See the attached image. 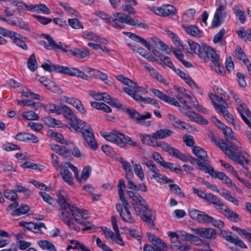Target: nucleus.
Segmentation results:
<instances>
[{
	"label": "nucleus",
	"instance_id": "f257e3e1",
	"mask_svg": "<svg viewBox=\"0 0 251 251\" xmlns=\"http://www.w3.org/2000/svg\"><path fill=\"white\" fill-rule=\"evenodd\" d=\"M57 202L62 208L60 219L63 221L70 228L76 231L80 230V227L72 222V216L76 212L84 219H88L90 217L88 212L84 209H80L71 204L70 199L64 190H60L57 193Z\"/></svg>",
	"mask_w": 251,
	"mask_h": 251
},
{
	"label": "nucleus",
	"instance_id": "f03ea898",
	"mask_svg": "<svg viewBox=\"0 0 251 251\" xmlns=\"http://www.w3.org/2000/svg\"><path fill=\"white\" fill-rule=\"evenodd\" d=\"M213 89L215 92L221 96L220 97L211 93L208 94V97L212 101L214 107L217 111L221 113L226 120L229 123H233V118L227 110L228 104L226 100H227L230 97L233 98L230 93V91L233 92L234 94L235 93L232 90H229L228 91L229 94H227L223 89L217 86H214ZM235 94L236 95V93Z\"/></svg>",
	"mask_w": 251,
	"mask_h": 251
},
{
	"label": "nucleus",
	"instance_id": "7ed1b4c3",
	"mask_svg": "<svg viewBox=\"0 0 251 251\" xmlns=\"http://www.w3.org/2000/svg\"><path fill=\"white\" fill-rule=\"evenodd\" d=\"M218 144L221 150L235 163L240 164L246 170L248 169L246 164L249 163V155L242 150V145L240 141L231 144L230 147L224 142H218Z\"/></svg>",
	"mask_w": 251,
	"mask_h": 251
},
{
	"label": "nucleus",
	"instance_id": "20e7f679",
	"mask_svg": "<svg viewBox=\"0 0 251 251\" xmlns=\"http://www.w3.org/2000/svg\"><path fill=\"white\" fill-rule=\"evenodd\" d=\"M126 193L135 202L133 207L136 215L150 227H153L154 223L151 217L147 215L149 207L145 199L137 192L127 191Z\"/></svg>",
	"mask_w": 251,
	"mask_h": 251
},
{
	"label": "nucleus",
	"instance_id": "39448f33",
	"mask_svg": "<svg viewBox=\"0 0 251 251\" xmlns=\"http://www.w3.org/2000/svg\"><path fill=\"white\" fill-rule=\"evenodd\" d=\"M125 187L124 180L120 179L118 185V189L121 203H117L116 205V208L124 221L132 223L135 220L128 209L129 205L124 196V189Z\"/></svg>",
	"mask_w": 251,
	"mask_h": 251
},
{
	"label": "nucleus",
	"instance_id": "423d86ee",
	"mask_svg": "<svg viewBox=\"0 0 251 251\" xmlns=\"http://www.w3.org/2000/svg\"><path fill=\"white\" fill-rule=\"evenodd\" d=\"M110 19L109 25L116 28H124L125 26L124 24L143 29L149 28V26L147 24L140 22L138 20H134L130 16L123 13H113Z\"/></svg>",
	"mask_w": 251,
	"mask_h": 251
},
{
	"label": "nucleus",
	"instance_id": "0eeeda50",
	"mask_svg": "<svg viewBox=\"0 0 251 251\" xmlns=\"http://www.w3.org/2000/svg\"><path fill=\"white\" fill-rule=\"evenodd\" d=\"M41 67L45 70L50 72H56L62 73L69 75L77 76L82 78L86 79L88 76L84 72L75 68H68L59 65L54 64L51 62L48 61L42 65Z\"/></svg>",
	"mask_w": 251,
	"mask_h": 251
},
{
	"label": "nucleus",
	"instance_id": "6e6552de",
	"mask_svg": "<svg viewBox=\"0 0 251 251\" xmlns=\"http://www.w3.org/2000/svg\"><path fill=\"white\" fill-rule=\"evenodd\" d=\"M174 90L177 93L175 96L180 102L187 108L190 106L187 105V102L185 100L181 95L187 98L191 105L195 107L198 111L206 113L207 110L202 106H200L198 100L194 98L191 93L185 88L178 86H175Z\"/></svg>",
	"mask_w": 251,
	"mask_h": 251
},
{
	"label": "nucleus",
	"instance_id": "1a4fd4ad",
	"mask_svg": "<svg viewBox=\"0 0 251 251\" xmlns=\"http://www.w3.org/2000/svg\"><path fill=\"white\" fill-rule=\"evenodd\" d=\"M78 129V131L82 134L85 141L84 146L89 147L95 151L98 148V144L96 141L93 130L90 125L86 123L83 124Z\"/></svg>",
	"mask_w": 251,
	"mask_h": 251
},
{
	"label": "nucleus",
	"instance_id": "9d476101",
	"mask_svg": "<svg viewBox=\"0 0 251 251\" xmlns=\"http://www.w3.org/2000/svg\"><path fill=\"white\" fill-rule=\"evenodd\" d=\"M60 174L63 180L71 186L74 185V180L72 174L69 169L73 171L75 176L78 179V170L73 164L69 162H62L60 165Z\"/></svg>",
	"mask_w": 251,
	"mask_h": 251
},
{
	"label": "nucleus",
	"instance_id": "9b49d317",
	"mask_svg": "<svg viewBox=\"0 0 251 251\" xmlns=\"http://www.w3.org/2000/svg\"><path fill=\"white\" fill-rule=\"evenodd\" d=\"M182 232L184 231H180L177 233L170 231L167 232L172 243L171 249L173 251H189L191 250V247L187 243H181V239L184 238L182 235Z\"/></svg>",
	"mask_w": 251,
	"mask_h": 251
},
{
	"label": "nucleus",
	"instance_id": "f8f14e48",
	"mask_svg": "<svg viewBox=\"0 0 251 251\" xmlns=\"http://www.w3.org/2000/svg\"><path fill=\"white\" fill-rule=\"evenodd\" d=\"M62 108V113L70 125L72 130L78 131L79 128L86 122L77 119L73 111L66 105Z\"/></svg>",
	"mask_w": 251,
	"mask_h": 251
},
{
	"label": "nucleus",
	"instance_id": "ddd939ff",
	"mask_svg": "<svg viewBox=\"0 0 251 251\" xmlns=\"http://www.w3.org/2000/svg\"><path fill=\"white\" fill-rule=\"evenodd\" d=\"M216 5L218 7L214 16L212 26L218 27L223 23L226 16L225 11L226 7V0H216Z\"/></svg>",
	"mask_w": 251,
	"mask_h": 251
},
{
	"label": "nucleus",
	"instance_id": "4468645a",
	"mask_svg": "<svg viewBox=\"0 0 251 251\" xmlns=\"http://www.w3.org/2000/svg\"><path fill=\"white\" fill-rule=\"evenodd\" d=\"M233 99L235 100V101L238 107L237 110L239 112L240 116L243 119V121L248 125L249 127L251 129V123L250 121L246 117L245 114L251 120V112L247 108L246 105L242 101V100L239 98L237 95L234 94L233 92H230Z\"/></svg>",
	"mask_w": 251,
	"mask_h": 251
},
{
	"label": "nucleus",
	"instance_id": "2eb2a0df",
	"mask_svg": "<svg viewBox=\"0 0 251 251\" xmlns=\"http://www.w3.org/2000/svg\"><path fill=\"white\" fill-rule=\"evenodd\" d=\"M123 33L127 35L130 39V40L128 42V46L133 51L135 52L137 49L139 47L138 45L136 43L137 42H140L142 45L147 48L149 50H151V46L150 44L143 38L132 32H123Z\"/></svg>",
	"mask_w": 251,
	"mask_h": 251
},
{
	"label": "nucleus",
	"instance_id": "dca6fc26",
	"mask_svg": "<svg viewBox=\"0 0 251 251\" xmlns=\"http://www.w3.org/2000/svg\"><path fill=\"white\" fill-rule=\"evenodd\" d=\"M126 111L130 117L137 124L146 126H149L151 125V122L146 120L151 117V114L150 113L147 112L145 115H140L136 111L129 108H126Z\"/></svg>",
	"mask_w": 251,
	"mask_h": 251
},
{
	"label": "nucleus",
	"instance_id": "f3484780",
	"mask_svg": "<svg viewBox=\"0 0 251 251\" xmlns=\"http://www.w3.org/2000/svg\"><path fill=\"white\" fill-rule=\"evenodd\" d=\"M43 36L47 40V41H41V44L43 45L46 50H60L63 51L67 52L66 48H67V46L64 45L62 43H56L53 38L48 34H44Z\"/></svg>",
	"mask_w": 251,
	"mask_h": 251
},
{
	"label": "nucleus",
	"instance_id": "a211bd4d",
	"mask_svg": "<svg viewBox=\"0 0 251 251\" xmlns=\"http://www.w3.org/2000/svg\"><path fill=\"white\" fill-rule=\"evenodd\" d=\"M100 135L107 141L119 145L123 142L124 134L117 130L111 132L102 131Z\"/></svg>",
	"mask_w": 251,
	"mask_h": 251
},
{
	"label": "nucleus",
	"instance_id": "6ab92c4d",
	"mask_svg": "<svg viewBox=\"0 0 251 251\" xmlns=\"http://www.w3.org/2000/svg\"><path fill=\"white\" fill-rule=\"evenodd\" d=\"M200 57L204 62H207L209 59L213 64H218L219 61V57L215 50L205 44H203L202 51Z\"/></svg>",
	"mask_w": 251,
	"mask_h": 251
},
{
	"label": "nucleus",
	"instance_id": "aec40b11",
	"mask_svg": "<svg viewBox=\"0 0 251 251\" xmlns=\"http://www.w3.org/2000/svg\"><path fill=\"white\" fill-rule=\"evenodd\" d=\"M147 8L155 14L161 16L174 14L176 11L175 7L170 4H164L160 7L149 6Z\"/></svg>",
	"mask_w": 251,
	"mask_h": 251
},
{
	"label": "nucleus",
	"instance_id": "412c9836",
	"mask_svg": "<svg viewBox=\"0 0 251 251\" xmlns=\"http://www.w3.org/2000/svg\"><path fill=\"white\" fill-rule=\"evenodd\" d=\"M116 77L121 82L127 85L126 87H128L130 91L132 90L136 93L141 92L143 94L147 93V91L143 87L139 86L136 83L123 75H117L116 76Z\"/></svg>",
	"mask_w": 251,
	"mask_h": 251
},
{
	"label": "nucleus",
	"instance_id": "4be33fe9",
	"mask_svg": "<svg viewBox=\"0 0 251 251\" xmlns=\"http://www.w3.org/2000/svg\"><path fill=\"white\" fill-rule=\"evenodd\" d=\"M192 232L199 236L210 240L215 239L216 237V232L213 228L210 227L193 228H190Z\"/></svg>",
	"mask_w": 251,
	"mask_h": 251
},
{
	"label": "nucleus",
	"instance_id": "5701e85b",
	"mask_svg": "<svg viewBox=\"0 0 251 251\" xmlns=\"http://www.w3.org/2000/svg\"><path fill=\"white\" fill-rule=\"evenodd\" d=\"M150 90L156 97L163 100L164 101L176 106H179V103L174 98L171 97L166 95L159 90L157 89L151 88Z\"/></svg>",
	"mask_w": 251,
	"mask_h": 251
},
{
	"label": "nucleus",
	"instance_id": "b1692460",
	"mask_svg": "<svg viewBox=\"0 0 251 251\" xmlns=\"http://www.w3.org/2000/svg\"><path fill=\"white\" fill-rule=\"evenodd\" d=\"M174 71L182 79H183L193 90L200 94H201L200 88L189 75H187L180 69L176 68Z\"/></svg>",
	"mask_w": 251,
	"mask_h": 251
},
{
	"label": "nucleus",
	"instance_id": "393cba45",
	"mask_svg": "<svg viewBox=\"0 0 251 251\" xmlns=\"http://www.w3.org/2000/svg\"><path fill=\"white\" fill-rule=\"evenodd\" d=\"M86 70L89 73H92L96 78L103 81L107 85L112 86L114 85L112 81L108 80V76L106 73L90 67H86Z\"/></svg>",
	"mask_w": 251,
	"mask_h": 251
},
{
	"label": "nucleus",
	"instance_id": "a878e982",
	"mask_svg": "<svg viewBox=\"0 0 251 251\" xmlns=\"http://www.w3.org/2000/svg\"><path fill=\"white\" fill-rule=\"evenodd\" d=\"M10 39L11 42L20 47L23 50H26L28 49L25 42L26 38L20 34L14 31Z\"/></svg>",
	"mask_w": 251,
	"mask_h": 251
},
{
	"label": "nucleus",
	"instance_id": "bb28decb",
	"mask_svg": "<svg viewBox=\"0 0 251 251\" xmlns=\"http://www.w3.org/2000/svg\"><path fill=\"white\" fill-rule=\"evenodd\" d=\"M28 8L29 11L32 13H41L46 15H49L50 13V10L43 3L30 4V7H28Z\"/></svg>",
	"mask_w": 251,
	"mask_h": 251
},
{
	"label": "nucleus",
	"instance_id": "cd10ccee",
	"mask_svg": "<svg viewBox=\"0 0 251 251\" xmlns=\"http://www.w3.org/2000/svg\"><path fill=\"white\" fill-rule=\"evenodd\" d=\"M193 153L197 158L202 162H206L208 161L206 151L202 148L195 146L192 150Z\"/></svg>",
	"mask_w": 251,
	"mask_h": 251
},
{
	"label": "nucleus",
	"instance_id": "c85d7f7f",
	"mask_svg": "<svg viewBox=\"0 0 251 251\" xmlns=\"http://www.w3.org/2000/svg\"><path fill=\"white\" fill-rule=\"evenodd\" d=\"M75 220L76 223L80 224L85 226V227L82 228V231H86L92 229V225L90 222H86L84 221L85 219H84L80 215V213L78 212L75 213L72 216V222Z\"/></svg>",
	"mask_w": 251,
	"mask_h": 251
},
{
	"label": "nucleus",
	"instance_id": "c756f323",
	"mask_svg": "<svg viewBox=\"0 0 251 251\" xmlns=\"http://www.w3.org/2000/svg\"><path fill=\"white\" fill-rule=\"evenodd\" d=\"M172 133L173 131L170 129H160L152 133V137L154 139H163L170 136Z\"/></svg>",
	"mask_w": 251,
	"mask_h": 251
},
{
	"label": "nucleus",
	"instance_id": "7c9ffc66",
	"mask_svg": "<svg viewBox=\"0 0 251 251\" xmlns=\"http://www.w3.org/2000/svg\"><path fill=\"white\" fill-rule=\"evenodd\" d=\"M204 168H202V171L204 172L205 173H207L210 174L212 177H214L216 178H218L220 180H222L224 176L226 175L225 173L215 171L213 168L209 164L207 166H205Z\"/></svg>",
	"mask_w": 251,
	"mask_h": 251
},
{
	"label": "nucleus",
	"instance_id": "2f4dec72",
	"mask_svg": "<svg viewBox=\"0 0 251 251\" xmlns=\"http://www.w3.org/2000/svg\"><path fill=\"white\" fill-rule=\"evenodd\" d=\"M211 203L215 205V208L219 211V212L225 215L229 210V208L225 205L216 196L212 199L211 201Z\"/></svg>",
	"mask_w": 251,
	"mask_h": 251
},
{
	"label": "nucleus",
	"instance_id": "473e14b6",
	"mask_svg": "<svg viewBox=\"0 0 251 251\" xmlns=\"http://www.w3.org/2000/svg\"><path fill=\"white\" fill-rule=\"evenodd\" d=\"M65 104H60L57 105L54 103H49L44 106L45 110L49 112L55 113L58 115H60L62 113V108L64 107Z\"/></svg>",
	"mask_w": 251,
	"mask_h": 251
},
{
	"label": "nucleus",
	"instance_id": "72a5a7b5",
	"mask_svg": "<svg viewBox=\"0 0 251 251\" xmlns=\"http://www.w3.org/2000/svg\"><path fill=\"white\" fill-rule=\"evenodd\" d=\"M89 94L94 99L97 100H103L104 102H108L109 100V95L107 93H99L95 91L91 90Z\"/></svg>",
	"mask_w": 251,
	"mask_h": 251
},
{
	"label": "nucleus",
	"instance_id": "f704fd0d",
	"mask_svg": "<svg viewBox=\"0 0 251 251\" xmlns=\"http://www.w3.org/2000/svg\"><path fill=\"white\" fill-rule=\"evenodd\" d=\"M181 27L185 31L190 35L196 37H199L201 36V32L197 27L194 25H187L182 24Z\"/></svg>",
	"mask_w": 251,
	"mask_h": 251
},
{
	"label": "nucleus",
	"instance_id": "c9c22d12",
	"mask_svg": "<svg viewBox=\"0 0 251 251\" xmlns=\"http://www.w3.org/2000/svg\"><path fill=\"white\" fill-rule=\"evenodd\" d=\"M182 235L186 240L193 243L196 245H200L203 242L202 240L198 236L188 233L185 231L182 232Z\"/></svg>",
	"mask_w": 251,
	"mask_h": 251
},
{
	"label": "nucleus",
	"instance_id": "e433bc0d",
	"mask_svg": "<svg viewBox=\"0 0 251 251\" xmlns=\"http://www.w3.org/2000/svg\"><path fill=\"white\" fill-rule=\"evenodd\" d=\"M168 118L171 121L172 124L176 127L179 128L182 130H186L187 128L185 123L180 121L177 118L175 117L172 114H168Z\"/></svg>",
	"mask_w": 251,
	"mask_h": 251
},
{
	"label": "nucleus",
	"instance_id": "4c0bfd02",
	"mask_svg": "<svg viewBox=\"0 0 251 251\" xmlns=\"http://www.w3.org/2000/svg\"><path fill=\"white\" fill-rule=\"evenodd\" d=\"M20 93L23 97L27 98H31L34 100H40L41 97L39 95L31 92L29 89L25 86H22L21 87Z\"/></svg>",
	"mask_w": 251,
	"mask_h": 251
},
{
	"label": "nucleus",
	"instance_id": "58836bf2",
	"mask_svg": "<svg viewBox=\"0 0 251 251\" xmlns=\"http://www.w3.org/2000/svg\"><path fill=\"white\" fill-rule=\"evenodd\" d=\"M186 116L191 120L197 123H201L203 125H207L208 124V121L206 119L203 118L201 116L194 112L188 111V112L186 113Z\"/></svg>",
	"mask_w": 251,
	"mask_h": 251
},
{
	"label": "nucleus",
	"instance_id": "ea45409f",
	"mask_svg": "<svg viewBox=\"0 0 251 251\" xmlns=\"http://www.w3.org/2000/svg\"><path fill=\"white\" fill-rule=\"evenodd\" d=\"M30 210L29 206L27 204L21 205L19 207L12 210L10 214L13 217L20 216L27 213Z\"/></svg>",
	"mask_w": 251,
	"mask_h": 251
},
{
	"label": "nucleus",
	"instance_id": "a19ab883",
	"mask_svg": "<svg viewBox=\"0 0 251 251\" xmlns=\"http://www.w3.org/2000/svg\"><path fill=\"white\" fill-rule=\"evenodd\" d=\"M218 193L225 199L232 202L234 205L237 206L238 202L230 194L229 191L225 188H221L218 191Z\"/></svg>",
	"mask_w": 251,
	"mask_h": 251
},
{
	"label": "nucleus",
	"instance_id": "79ce46f5",
	"mask_svg": "<svg viewBox=\"0 0 251 251\" xmlns=\"http://www.w3.org/2000/svg\"><path fill=\"white\" fill-rule=\"evenodd\" d=\"M153 173L151 178H154L159 182L167 183L174 182L173 179H169L165 175L161 174L159 170Z\"/></svg>",
	"mask_w": 251,
	"mask_h": 251
},
{
	"label": "nucleus",
	"instance_id": "37998d69",
	"mask_svg": "<svg viewBox=\"0 0 251 251\" xmlns=\"http://www.w3.org/2000/svg\"><path fill=\"white\" fill-rule=\"evenodd\" d=\"M196 15V10L191 8L186 10L182 15V21L183 22L189 23L192 21Z\"/></svg>",
	"mask_w": 251,
	"mask_h": 251
},
{
	"label": "nucleus",
	"instance_id": "c03bdc74",
	"mask_svg": "<svg viewBox=\"0 0 251 251\" xmlns=\"http://www.w3.org/2000/svg\"><path fill=\"white\" fill-rule=\"evenodd\" d=\"M221 181L230 188L236 191L239 193H242V190L237 187V185L233 182L232 180L226 175H225Z\"/></svg>",
	"mask_w": 251,
	"mask_h": 251
},
{
	"label": "nucleus",
	"instance_id": "a18cd8bd",
	"mask_svg": "<svg viewBox=\"0 0 251 251\" xmlns=\"http://www.w3.org/2000/svg\"><path fill=\"white\" fill-rule=\"evenodd\" d=\"M187 43L190 48V49L196 54H198L200 57L201 53L202 51L203 44L200 46L199 44L195 42L191 39H187Z\"/></svg>",
	"mask_w": 251,
	"mask_h": 251
},
{
	"label": "nucleus",
	"instance_id": "49530a36",
	"mask_svg": "<svg viewBox=\"0 0 251 251\" xmlns=\"http://www.w3.org/2000/svg\"><path fill=\"white\" fill-rule=\"evenodd\" d=\"M193 192L197 194L200 198L208 201L210 202L211 201L215 195L211 193L206 194L202 191L199 190L196 188H193Z\"/></svg>",
	"mask_w": 251,
	"mask_h": 251
},
{
	"label": "nucleus",
	"instance_id": "de8ad7c7",
	"mask_svg": "<svg viewBox=\"0 0 251 251\" xmlns=\"http://www.w3.org/2000/svg\"><path fill=\"white\" fill-rule=\"evenodd\" d=\"M38 245L43 250L48 251H56L55 246L51 242L47 240H40L38 242Z\"/></svg>",
	"mask_w": 251,
	"mask_h": 251
},
{
	"label": "nucleus",
	"instance_id": "09e8293b",
	"mask_svg": "<svg viewBox=\"0 0 251 251\" xmlns=\"http://www.w3.org/2000/svg\"><path fill=\"white\" fill-rule=\"evenodd\" d=\"M149 74L151 77L155 78L159 82L166 85H168L169 84L167 80L154 68L151 71H150V72L149 73Z\"/></svg>",
	"mask_w": 251,
	"mask_h": 251
},
{
	"label": "nucleus",
	"instance_id": "8fccbe9b",
	"mask_svg": "<svg viewBox=\"0 0 251 251\" xmlns=\"http://www.w3.org/2000/svg\"><path fill=\"white\" fill-rule=\"evenodd\" d=\"M223 133L226 136V137L227 139H230L231 140H234L235 141V142H232L229 145H227L228 147H230L231 146V144L232 143H237V141H239L236 137L235 136L233 132H232V130L231 128L228 126H226L223 130H222Z\"/></svg>",
	"mask_w": 251,
	"mask_h": 251
},
{
	"label": "nucleus",
	"instance_id": "3c124183",
	"mask_svg": "<svg viewBox=\"0 0 251 251\" xmlns=\"http://www.w3.org/2000/svg\"><path fill=\"white\" fill-rule=\"evenodd\" d=\"M72 53L76 57L80 58H85L90 55V53L88 50L75 49L72 51Z\"/></svg>",
	"mask_w": 251,
	"mask_h": 251
},
{
	"label": "nucleus",
	"instance_id": "603ef678",
	"mask_svg": "<svg viewBox=\"0 0 251 251\" xmlns=\"http://www.w3.org/2000/svg\"><path fill=\"white\" fill-rule=\"evenodd\" d=\"M233 12L240 22L244 24L246 20L245 13L240 7L238 5H235L233 7Z\"/></svg>",
	"mask_w": 251,
	"mask_h": 251
},
{
	"label": "nucleus",
	"instance_id": "864d4df0",
	"mask_svg": "<svg viewBox=\"0 0 251 251\" xmlns=\"http://www.w3.org/2000/svg\"><path fill=\"white\" fill-rule=\"evenodd\" d=\"M91 171V167L90 166H86L83 168L80 177L78 176V179H76L80 182L86 181L90 176Z\"/></svg>",
	"mask_w": 251,
	"mask_h": 251
},
{
	"label": "nucleus",
	"instance_id": "5fc2aeb1",
	"mask_svg": "<svg viewBox=\"0 0 251 251\" xmlns=\"http://www.w3.org/2000/svg\"><path fill=\"white\" fill-rule=\"evenodd\" d=\"M11 4L17 7V9L21 12L25 9L29 11L28 7H30V5H28L19 0H11Z\"/></svg>",
	"mask_w": 251,
	"mask_h": 251
},
{
	"label": "nucleus",
	"instance_id": "6e6d98bb",
	"mask_svg": "<svg viewBox=\"0 0 251 251\" xmlns=\"http://www.w3.org/2000/svg\"><path fill=\"white\" fill-rule=\"evenodd\" d=\"M120 162L122 165L123 169L126 172V177L128 176H132L133 173L132 172V166L131 164L126 160L121 158L120 160Z\"/></svg>",
	"mask_w": 251,
	"mask_h": 251
},
{
	"label": "nucleus",
	"instance_id": "4d7b16f0",
	"mask_svg": "<svg viewBox=\"0 0 251 251\" xmlns=\"http://www.w3.org/2000/svg\"><path fill=\"white\" fill-rule=\"evenodd\" d=\"M70 26L74 29H83L84 26L82 23L76 18H70L68 20Z\"/></svg>",
	"mask_w": 251,
	"mask_h": 251
},
{
	"label": "nucleus",
	"instance_id": "13d9d810",
	"mask_svg": "<svg viewBox=\"0 0 251 251\" xmlns=\"http://www.w3.org/2000/svg\"><path fill=\"white\" fill-rule=\"evenodd\" d=\"M135 52H138L140 55L146 58L150 61L155 62L157 59L155 57L150 55L147 51L141 47H138Z\"/></svg>",
	"mask_w": 251,
	"mask_h": 251
},
{
	"label": "nucleus",
	"instance_id": "bf43d9fd",
	"mask_svg": "<svg viewBox=\"0 0 251 251\" xmlns=\"http://www.w3.org/2000/svg\"><path fill=\"white\" fill-rule=\"evenodd\" d=\"M238 36L245 40L251 41V29H248L245 30L243 28L241 30L237 31Z\"/></svg>",
	"mask_w": 251,
	"mask_h": 251
},
{
	"label": "nucleus",
	"instance_id": "052dcab7",
	"mask_svg": "<svg viewBox=\"0 0 251 251\" xmlns=\"http://www.w3.org/2000/svg\"><path fill=\"white\" fill-rule=\"evenodd\" d=\"M131 163L133 164L134 171L136 176L141 180H144L145 175L141 165L140 164H133V161L132 160L131 161Z\"/></svg>",
	"mask_w": 251,
	"mask_h": 251
},
{
	"label": "nucleus",
	"instance_id": "680f3d73",
	"mask_svg": "<svg viewBox=\"0 0 251 251\" xmlns=\"http://www.w3.org/2000/svg\"><path fill=\"white\" fill-rule=\"evenodd\" d=\"M229 220L238 223L241 221L240 216L236 213L233 212L230 208L225 215Z\"/></svg>",
	"mask_w": 251,
	"mask_h": 251
},
{
	"label": "nucleus",
	"instance_id": "e2e57ef3",
	"mask_svg": "<svg viewBox=\"0 0 251 251\" xmlns=\"http://www.w3.org/2000/svg\"><path fill=\"white\" fill-rule=\"evenodd\" d=\"M124 92L133 98L135 100L137 101H145V98H143L140 95H138L135 92L130 91L128 87H124L123 89Z\"/></svg>",
	"mask_w": 251,
	"mask_h": 251
},
{
	"label": "nucleus",
	"instance_id": "0e129e2a",
	"mask_svg": "<svg viewBox=\"0 0 251 251\" xmlns=\"http://www.w3.org/2000/svg\"><path fill=\"white\" fill-rule=\"evenodd\" d=\"M28 69L32 72H34L37 68V62L34 54H32L27 62Z\"/></svg>",
	"mask_w": 251,
	"mask_h": 251
},
{
	"label": "nucleus",
	"instance_id": "69168bd1",
	"mask_svg": "<svg viewBox=\"0 0 251 251\" xmlns=\"http://www.w3.org/2000/svg\"><path fill=\"white\" fill-rule=\"evenodd\" d=\"M22 116L23 119L27 120H37L39 119L38 115L32 111H24Z\"/></svg>",
	"mask_w": 251,
	"mask_h": 251
},
{
	"label": "nucleus",
	"instance_id": "338daca9",
	"mask_svg": "<svg viewBox=\"0 0 251 251\" xmlns=\"http://www.w3.org/2000/svg\"><path fill=\"white\" fill-rule=\"evenodd\" d=\"M161 166L165 168L168 169L176 173L181 171V169L179 166L173 163L166 162L164 161Z\"/></svg>",
	"mask_w": 251,
	"mask_h": 251
},
{
	"label": "nucleus",
	"instance_id": "774afa93",
	"mask_svg": "<svg viewBox=\"0 0 251 251\" xmlns=\"http://www.w3.org/2000/svg\"><path fill=\"white\" fill-rule=\"evenodd\" d=\"M4 197L10 201H16L18 198V195L15 191L7 189L3 192Z\"/></svg>",
	"mask_w": 251,
	"mask_h": 251
}]
</instances>
